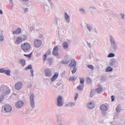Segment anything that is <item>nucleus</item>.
Listing matches in <instances>:
<instances>
[{"instance_id":"f257e3e1","label":"nucleus","mask_w":125,"mask_h":125,"mask_svg":"<svg viewBox=\"0 0 125 125\" xmlns=\"http://www.w3.org/2000/svg\"><path fill=\"white\" fill-rule=\"evenodd\" d=\"M21 48L24 52H27L31 48V44L25 42L21 45Z\"/></svg>"},{"instance_id":"f03ea898","label":"nucleus","mask_w":125,"mask_h":125,"mask_svg":"<svg viewBox=\"0 0 125 125\" xmlns=\"http://www.w3.org/2000/svg\"><path fill=\"white\" fill-rule=\"evenodd\" d=\"M30 105L32 108H35V94H31L30 95Z\"/></svg>"},{"instance_id":"7ed1b4c3","label":"nucleus","mask_w":125,"mask_h":125,"mask_svg":"<svg viewBox=\"0 0 125 125\" xmlns=\"http://www.w3.org/2000/svg\"><path fill=\"white\" fill-rule=\"evenodd\" d=\"M62 100V96H58L57 99V105L58 107H62L63 106V103Z\"/></svg>"},{"instance_id":"20e7f679","label":"nucleus","mask_w":125,"mask_h":125,"mask_svg":"<svg viewBox=\"0 0 125 125\" xmlns=\"http://www.w3.org/2000/svg\"><path fill=\"white\" fill-rule=\"evenodd\" d=\"M45 76L47 78H50L52 77V72L50 69H45L44 70Z\"/></svg>"},{"instance_id":"39448f33","label":"nucleus","mask_w":125,"mask_h":125,"mask_svg":"<svg viewBox=\"0 0 125 125\" xmlns=\"http://www.w3.org/2000/svg\"><path fill=\"white\" fill-rule=\"evenodd\" d=\"M42 42L41 40L36 39L34 41V46H35V47H37L38 48L40 47L41 45H42Z\"/></svg>"},{"instance_id":"423d86ee","label":"nucleus","mask_w":125,"mask_h":125,"mask_svg":"<svg viewBox=\"0 0 125 125\" xmlns=\"http://www.w3.org/2000/svg\"><path fill=\"white\" fill-rule=\"evenodd\" d=\"M4 111L7 112H10L12 111V107L9 104H6L4 106Z\"/></svg>"},{"instance_id":"0eeeda50","label":"nucleus","mask_w":125,"mask_h":125,"mask_svg":"<svg viewBox=\"0 0 125 125\" xmlns=\"http://www.w3.org/2000/svg\"><path fill=\"white\" fill-rule=\"evenodd\" d=\"M24 105V102L22 101H18L15 104L16 108H20Z\"/></svg>"},{"instance_id":"6e6552de","label":"nucleus","mask_w":125,"mask_h":125,"mask_svg":"<svg viewBox=\"0 0 125 125\" xmlns=\"http://www.w3.org/2000/svg\"><path fill=\"white\" fill-rule=\"evenodd\" d=\"M22 86H23V83L21 82L17 83L15 85V87L17 90H20L22 88Z\"/></svg>"},{"instance_id":"1a4fd4ad","label":"nucleus","mask_w":125,"mask_h":125,"mask_svg":"<svg viewBox=\"0 0 125 125\" xmlns=\"http://www.w3.org/2000/svg\"><path fill=\"white\" fill-rule=\"evenodd\" d=\"M24 70H25V71L30 70V73L31 74L32 77L34 76V69H33V66H32V65H28L26 67L24 68Z\"/></svg>"},{"instance_id":"9d476101","label":"nucleus","mask_w":125,"mask_h":125,"mask_svg":"<svg viewBox=\"0 0 125 125\" xmlns=\"http://www.w3.org/2000/svg\"><path fill=\"white\" fill-rule=\"evenodd\" d=\"M58 46H55L52 52L53 55H54V56H58Z\"/></svg>"},{"instance_id":"9b49d317","label":"nucleus","mask_w":125,"mask_h":125,"mask_svg":"<svg viewBox=\"0 0 125 125\" xmlns=\"http://www.w3.org/2000/svg\"><path fill=\"white\" fill-rule=\"evenodd\" d=\"M57 120L58 124H61V123L63 122L64 119L63 118V117H62V115L59 114L57 115Z\"/></svg>"},{"instance_id":"f8f14e48","label":"nucleus","mask_w":125,"mask_h":125,"mask_svg":"<svg viewBox=\"0 0 125 125\" xmlns=\"http://www.w3.org/2000/svg\"><path fill=\"white\" fill-rule=\"evenodd\" d=\"M58 77H59V73L57 72L51 78V82H54L55 80H57V79H58Z\"/></svg>"},{"instance_id":"ddd939ff","label":"nucleus","mask_w":125,"mask_h":125,"mask_svg":"<svg viewBox=\"0 0 125 125\" xmlns=\"http://www.w3.org/2000/svg\"><path fill=\"white\" fill-rule=\"evenodd\" d=\"M21 32H22V29L19 27L16 30L13 31V35H19V34H21Z\"/></svg>"},{"instance_id":"4468645a","label":"nucleus","mask_w":125,"mask_h":125,"mask_svg":"<svg viewBox=\"0 0 125 125\" xmlns=\"http://www.w3.org/2000/svg\"><path fill=\"white\" fill-rule=\"evenodd\" d=\"M22 42L23 40H22V38H21V37H18L16 40L15 43V44H17L18 45H19V44H20V43H21Z\"/></svg>"},{"instance_id":"2eb2a0df","label":"nucleus","mask_w":125,"mask_h":125,"mask_svg":"<svg viewBox=\"0 0 125 125\" xmlns=\"http://www.w3.org/2000/svg\"><path fill=\"white\" fill-rule=\"evenodd\" d=\"M69 67H74L77 66V62L75 59L71 60V63L69 64Z\"/></svg>"},{"instance_id":"dca6fc26","label":"nucleus","mask_w":125,"mask_h":125,"mask_svg":"<svg viewBox=\"0 0 125 125\" xmlns=\"http://www.w3.org/2000/svg\"><path fill=\"white\" fill-rule=\"evenodd\" d=\"M100 109L101 110V111L106 112V111L108 110V107H107L106 105L105 104H101L100 105Z\"/></svg>"},{"instance_id":"f3484780","label":"nucleus","mask_w":125,"mask_h":125,"mask_svg":"<svg viewBox=\"0 0 125 125\" xmlns=\"http://www.w3.org/2000/svg\"><path fill=\"white\" fill-rule=\"evenodd\" d=\"M64 18L67 23H70V16L68 15V13H67V12L64 13Z\"/></svg>"},{"instance_id":"a211bd4d","label":"nucleus","mask_w":125,"mask_h":125,"mask_svg":"<svg viewBox=\"0 0 125 125\" xmlns=\"http://www.w3.org/2000/svg\"><path fill=\"white\" fill-rule=\"evenodd\" d=\"M19 63L21 65L22 67H24L26 65V61L24 59H21L19 60Z\"/></svg>"},{"instance_id":"6ab92c4d","label":"nucleus","mask_w":125,"mask_h":125,"mask_svg":"<svg viewBox=\"0 0 125 125\" xmlns=\"http://www.w3.org/2000/svg\"><path fill=\"white\" fill-rule=\"evenodd\" d=\"M115 64H116V60L115 59H111L109 62V65L110 67H113Z\"/></svg>"},{"instance_id":"aec40b11","label":"nucleus","mask_w":125,"mask_h":125,"mask_svg":"<svg viewBox=\"0 0 125 125\" xmlns=\"http://www.w3.org/2000/svg\"><path fill=\"white\" fill-rule=\"evenodd\" d=\"M110 41L111 42V45L117 44V42H116V41H115V39H114V37H113L112 35H110Z\"/></svg>"},{"instance_id":"412c9836","label":"nucleus","mask_w":125,"mask_h":125,"mask_svg":"<svg viewBox=\"0 0 125 125\" xmlns=\"http://www.w3.org/2000/svg\"><path fill=\"white\" fill-rule=\"evenodd\" d=\"M88 122L86 120H81L79 121V125H88Z\"/></svg>"},{"instance_id":"4be33fe9","label":"nucleus","mask_w":125,"mask_h":125,"mask_svg":"<svg viewBox=\"0 0 125 125\" xmlns=\"http://www.w3.org/2000/svg\"><path fill=\"white\" fill-rule=\"evenodd\" d=\"M87 106L89 109H93L95 107L94 104H92V103H88Z\"/></svg>"},{"instance_id":"5701e85b","label":"nucleus","mask_w":125,"mask_h":125,"mask_svg":"<svg viewBox=\"0 0 125 125\" xmlns=\"http://www.w3.org/2000/svg\"><path fill=\"white\" fill-rule=\"evenodd\" d=\"M62 45L63 49H67L69 47V44L66 42H63Z\"/></svg>"},{"instance_id":"b1692460","label":"nucleus","mask_w":125,"mask_h":125,"mask_svg":"<svg viewBox=\"0 0 125 125\" xmlns=\"http://www.w3.org/2000/svg\"><path fill=\"white\" fill-rule=\"evenodd\" d=\"M86 28L89 32H91L92 31V25L90 24H86Z\"/></svg>"},{"instance_id":"393cba45","label":"nucleus","mask_w":125,"mask_h":125,"mask_svg":"<svg viewBox=\"0 0 125 125\" xmlns=\"http://www.w3.org/2000/svg\"><path fill=\"white\" fill-rule=\"evenodd\" d=\"M116 112L117 113H120L121 110H122V106H121V104H118L116 108Z\"/></svg>"},{"instance_id":"a878e982","label":"nucleus","mask_w":125,"mask_h":125,"mask_svg":"<svg viewBox=\"0 0 125 125\" xmlns=\"http://www.w3.org/2000/svg\"><path fill=\"white\" fill-rule=\"evenodd\" d=\"M84 85H83V84H80L79 85H78L77 87V89L78 90H80V91H82V90H83V87H84Z\"/></svg>"},{"instance_id":"bb28decb","label":"nucleus","mask_w":125,"mask_h":125,"mask_svg":"<svg viewBox=\"0 0 125 125\" xmlns=\"http://www.w3.org/2000/svg\"><path fill=\"white\" fill-rule=\"evenodd\" d=\"M79 80H80V84H82L83 85H84V78H79Z\"/></svg>"},{"instance_id":"cd10ccee","label":"nucleus","mask_w":125,"mask_h":125,"mask_svg":"<svg viewBox=\"0 0 125 125\" xmlns=\"http://www.w3.org/2000/svg\"><path fill=\"white\" fill-rule=\"evenodd\" d=\"M11 71H10V70L6 69V70H5L4 74L7 75V76H8L9 77H10V76H11Z\"/></svg>"},{"instance_id":"c85d7f7f","label":"nucleus","mask_w":125,"mask_h":125,"mask_svg":"<svg viewBox=\"0 0 125 125\" xmlns=\"http://www.w3.org/2000/svg\"><path fill=\"white\" fill-rule=\"evenodd\" d=\"M111 45V47H112L113 49L115 51H117V49H118V44H113Z\"/></svg>"},{"instance_id":"c756f323","label":"nucleus","mask_w":125,"mask_h":125,"mask_svg":"<svg viewBox=\"0 0 125 125\" xmlns=\"http://www.w3.org/2000/svg\"><path fill=\"white\" fill-rule=\"evenodd\" d=\"M113 71V68H112L111 66H108L106 69H105V72L107 73L109 72H112Z\"/></svg>"},{"instance_id":"7c9ffc66","label":"nucleus","mask_w":125,"mask_h":125,"mask_svg":"<svg viewBox=\"0 0 125 125\" xmlns=\"http://www.w3.org/2000/svg\"><path fill=\"white\" fill-rule=\"evenodd\" d=\"M21 38V40H22V42H25L27 41L28 39V36L27 35H22Z\"/></svg>"},{"instance_id":"2f4dec72","label":"nucleus","mask_w":125,"mask_h":125,"mask_svg":"<svg viewBox=\"0 0 125 125\" xmlns=\"http://www.w3.org/2000/svg\"><path fill=\"white\" fill-rule=\"evenodd\" d=\"M76 104L75 103L69 102L67 104H66V106H68V107H72V106H75Z\"/></svg>"},{"instance_id":"473e14b6","label":"nucleus","mask_w":125,"mask_h":125,"mask_svg":"<svg viewBox=\"0 0 125 125\" xmlns=\"http://www.w3.org/2000/svg\"><path fill=\"white\" fill-rule=\"evenodd\" d=\"M102 90H103V88L101 87H98L96 89L97 92L98 93H101V92H102Z\"/></svg>"},{"instance_id":"72a5a7b5","label":"nucleus","mask_w":125,"mask_h":125,"mask_svg":"<svg viewBox=\"0 0 125 125\" xmlns=\"http://www.w3.org/2000/svg\"><path fill=\"white\" fill-rule=\"evenodd\" d=\"M79 11L81 12L82 14H86V13L85 12V11L83 8H79Z\"/></svg>"},{"instance_id":"f704fd0d","label":"nucleus","mask_w":125,"mask_h":125,"mask_svg":"<svg viewBox=\"0 0 125 125\" xmlns=\"http://www.w3.org/2000/svg\"><path fill=\"white\" fill-rule=\"evenodd\" d=\"M86 82L87 83H91V78L90 77H87L86 78Z\"/></svg>"},{"instance_id":"c9c22d12","label":"nucleus","mask_w":125,"mask_h":125,"mask_svg":"<svg viewBox=\"0 0 125 125\" xmlns=\"http://www.w3.org/2000/svg\"><path fill=\"white\" fill-rule=\"evenodd\" d=\"M108 58H112V57H115V54L114 53H110L108 55H107Z\"/></svg>"},{"instance_id":"e433bc0d","label":"nucleus","mask_w":125,"mask_h":125,"mask_svg":"<svg viewBox=\"0 0 125 125\" xmlns=\"http://www.w3.org/2000/svg\"><path fill=\"white\" fill-rule=\"evenodd\" d=\"M32 53H30L29 54H24V56H25V57H26L27 58H32Z\"/></svg>"},{"instance_id":"4c0bfd02","label":"nucleus","mask_w":125,"mask_h":125,"mask_svg":"<svg viewBox=\"0 0 125 125\" xmlns=\"http://www.w3.org/2000/svg\"><path fill=\"white\" fill-rule=\"evenodd\" d=\"M73 67V69L71 71V73L73 75H74V74H75V73H76L77 72V67L76 66H72Z\"/></svg>"},{"instance_id":"58836bf2","label":"nucleus","mask_w":125,"mask_h":125,"mask_svg":"<svg viewBox=\"0 0 125 125\" xmlns=\"http://www.w3.org/2000/svg\"><path fill=\"white\" fill-rule=\"evenodd\" d=\"M10 92H11V90L8 89L7 91L4 92L3 94H4V95H8V94H10Z\"/></svg>"},{"instance_id":"ea45409f","label":"nucleus","mask_w":125,"mask_h":125,"mask_svg":"<svg viewBox=\"0 0 125 125\" xmlns=\"http://www.w3.org/2000/svg\"><path fill=\"white\" fill-rule=\"evenodd\" d=\"M62 64H69L70 63V61H65V60H62L61 62Z\"/></svg>"},{"instance_id":"a19ab883","label":"nucleus","mask_w":125,"mask_h":125,"mask_svg":"<svg viewBox=\"0 0 125 125\" xmlns=\"http://www.w3.org/2000/svg\"><path fill=\"white\" fill-rule=\"evenodd\" d=\"M47 61L49 64V65H52V62L53 61V60H52V58H49L47 59Z\"/></svg>"},{"instance_id":"79ce46f5","label":"nucleus","mask_w":125,"mask_h":125,"mask_svg":"<svg viewBox=\"0 0 125 125\" xmlns=\"http://www.w3.org/2000/svg\"><path fill=\"white\" fill-rule=\"evenodd\" d=\"M87 67L89 68V69H90L91 70H94V66L93 65H91V64H88L87 65Z\"/></svg>"},{"instance_id":"37998d69","label":"nucleus","mask_w":125,"mask_h":125,"mask_svg":"<svg viewBox=\"0 0 125 125\" xmlns=\"http://www.w3.org/2000/svg\"><path fill=\"white\" fill-rule=\"evenodd\" d=\"M44 9L45 11H48L49 10V6L47 5L44 6Z\"/></svg>"},{"instance_id":"c03bdc74","label":"nucleus","mask_w":125,"mask_h":125,"mask_svg":"<svg viewBox=\"0 0 125 125\" xmlns=\"http://www.w3.org/2000/svg\"><path fill=\"white\" fill-rule=\"evenodd\" d=\"M10 5L11 7H13L14 6V4H13V0H9Z\"/></svg>"},{"instance_id":"a18cd8bd","label":"nucleus","mask_w":125,"mask_h":125,"mask_svg":"<svg viewBox=\"0 0 125 125\" xmlns=\"http://www.w3.org/2000/svg\"><path fill=\"white\" fill-rule=\"evenodd\" d=\"M0 41L3 42L4 41V36L3 34L0 35Z\"/></svg>"},{"instance_id":"49530a36","label":"nucleus","mask_w":125,"mask_h":125,"mask_svg":"<svg viewBox=\"0 0 125 125\" xmlns=\"http://www.w3.org/2000/svg\"><path fill=\"white\" fill-rule=\"evenodd\" d=\"M78 97H79V94L78 93H75L74 95V101H76L77 99H78Z\"/></svg>"},{"instance_id":"de8ad7c7","label":"nucleus","mask_w":125,"mask_h":125,"mask_svg":"<svg viewBox=\"0 0 125 125\" xmlns=\"http://www.w3.org/2000/svg\"><path fill=\"white\" fill-rule=\"evenodd\" d=\"M5 70L6 69H4V68H2L0 69V73H1V74H4L5 73Z\"/></svg>"},{"instance_id":"09e8293b","label":"nucleus","mask_w":125,"mask_h":125,"mask_svg":"<svg viewBox=\"0 0 125 125\" xmlns=\"http://www.w3.org/2000/svg\"><path fill=\"white\" fill-rule=\"evenodd\" d=\"M3 99H4V96L2 95L1 96H0V103H1V102L3 101Z\"/></svg>"},{"instance_id":"8fccbe9b","label":"nucleus","mask_w":125,"mask_h":125,"mask_svg":"<svg viewBox=\"0 0 125 125\" xmlns=\"http://www.w3.org/2000/svg\"><path fill=\"white\" fill-rule=\"evenodd\" d=\"M57 86H61L60 88H63V84L61 83H57Z\"/></svg>"},{"instance_id":"3c124183","label":"nucleus","mask_w":125,"mask_h":125,"mask_svg":"<svg viewBox=\"0 0 125 125\" xmlns=\"http://www.w3.org/2000/svg\"><path fill=\"white\" fill-rule=\"evenodd\" d=\"M69 81L71 82H75V81H76V79L75 77H70L69 78Z\"/></svg>"},{"instance_id":"603ef678","label":"nucleus","mask_w":125,"mask_h":125,"mask_svg":"<svg viewBox=\"0 0 125 125\" xmlns=\"http://www.w3.org/2000/svg\"><path fill=\"white\" fill-rule=\"evenodd\" d=\"M43 57V61H45V60H46V58H47V55L46 54H44Z\"/></svg>"},{"instance_id":"864d4df0","label":"nucleus","mask_w":125,"mask_h":125,"mask_svg":"<svg viewBox=\"0 0 125 125\" xmlns=\"http://www.w3.org/2000/svg\"><path fill=\"white\" fill-rule=\"evenodd\" d=\"M102 114L103 116V117H106V116H107V112L105 111H103L102 112Z\"/></svg>"},{"instance_id":"5fc2aeb1","label":"nucleus","mask_w":125,"mask_h":125,"mask_svg":"<svg viewBox=\"0 0 125 125\" xmlns=\"http://www.w3.org/2000/svg\"><path fill=\"white\" fill-rule=\"evenodd\" d=\"M111 102H114V101H115V96H114V95H112L111 96Z\"/></svg>"},{"instance_id":"6e6d98bb","label":"nucleus","mask_w":125,"mask_h":125,"mask_svg":"<svg viewBox=\"0 0 125 125\" xmlns=\"http://www.w3.org/2000/svg\"><path fill=\"white\" fill-rule=\"evenodd\" d=\"M94 95V92H93V90H91L90 92V97H93Z\"/></svg>"},{"instance_id":"4d7b16f0","label":"nucleus","mask_w":125,"mask_h":125,"mask_svg":"<svg viewBox=\"0 0 125 125\" xmlns=\"http://www.w3.org/2000/svg\"><path fill=\"white\" fill-rule=\"evenodd\" d=\"M120 15L122 17V19H123V20L125 19V14L122 13L120 14Z\"/></svg>"},{"instance_id":"13d9d810","label":"nucleus","mask_w":125,"mask_h":125,"mask_svg":"<svg viewBox=\"0 0 125 125\" xmlns=\"http://www.w3.org/2000/svg\"><path fill=\"white\" fill-rule=\"evenodd\" d=\"M50 4L51 5V8H52V9H53V8L55 7V6L52 3H51Z\"/></svg>"},{"instance_id":"bf43d9fd","label":"nucleus","mask_w":125,"mask_h":125,"mask_svg":"<svg viewBox=\"0 0 125 125\" xmlns=\"http://www.w3.org/2000/svg\"><path fill=\"white\" fill-rule=\"evenodd\" d=\"M87 44L89 48H91V45H90V43L87 42Z\"/></svg>"},{"instance_id":"052dcab7","label":"nucleus","mask_w":125,"mask_h":125,"mask_svg":"<svg viewBox=\"0 0 125 125\" xmlns=\"http://www.w3.org/2000/svg\"><path fill=\"white\" fill-rule=\"evenodd\" d=\"M28 10H29V9H28V8H25L24 9V12H27L28 11Z\"/></svg>"},{"instance_id":"680f3d73","label":"nucleus","mask_w":125,"mask_h":125,"mask_svg":"<svg viewBox=\"0 0 125 125\" xmlns=\"http://www.w3.org/2000/svg\"><path fill=\"white\" fill-rule=\"evenodd\" d=\"M22 1H24V2H27V1H29L30 0H21Z\"/></svg>"},{"instance_id":"e2e57ef3","label":"nucleus","mask_w":125,"mask_h":125,"mask_svg":"<svg viewBox=\"0 0 125 125\" xmlns=\"http://www.w3.org/2000/svg\"><path fill=\"white\" fill-rule=\"evenodd\" d=\"M0 14H3V12L1 9H0Z\"/></svg>"},{"instance_id":"0e129e2a","label":"nucleus","mask_w":125,"mask_h":125,"mask_svg":"<svg viewBox=\"0 0 125 125\" xmlns=\"http://www.w3.org/2000/svg\"><path fill=\"white\" fill-rule=\"evenodd\" d=\"M48 1L49 2L50 4L51 3H52V2L51 1V0H48Z\"/></svg>"},{"instance_id":"69168bd1","label":"nucleus","mask_w":125,"mask_h":125,"mask_svg":"<svg viewBox=\"0 0 125 125\" xmlns=\"http://www.w3.org/2000/svg\"><path fill=\"white\" fill-rule=\"evenodd\" d=\"M95 33H96V34H97V30H96V28H95V30H94Z\"/></svg>"},{"instance_id":"338daca9","label":"nucleus","mask_w":125,"mask_h":125,"mask_svg":"<svg viewBox=\"0 0 125 125\" xmlns=\"http://www.w3.org/2000/svg\"><path fill=\"white\" fill-rule=\"evenodd\" d=\"M90 8H92V9H96V8L95 7H91Z\"/></svg>"},{"instance_id":"774afa93","label":"nucleus","mask_w":125,"mask_h":125,"mask_svg":"<svg viewBox=\"0 0 125 125\" xmlns=\"http://www.w3.org/2000/svg\"><path fill=\"white\" fill-rule=\"evenodd\" d=\"M48 54H51V51H48Z\"/></svg>"}]
</instances>
